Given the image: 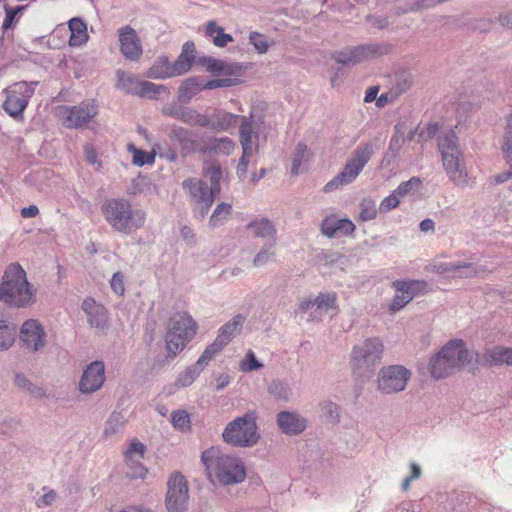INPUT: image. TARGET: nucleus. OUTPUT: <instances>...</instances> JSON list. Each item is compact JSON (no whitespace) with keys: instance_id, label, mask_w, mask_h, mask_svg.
I'll list each match as a JSON object with an SVG mask.
<instances>
[{"instance_id":"obj_1","label":"nucleus","mask_w":512,"mask_h":512,"mask_svg":"<svg viewBox=\"0 0 512 512\" xmlns=\"http://www.w3.org/2000/svg\"><path fill=\"white\" fill-rule=\"evenodd\" d=\"M35 293L19 263L6 267L0 283V301L16 308H27L35 303Z\"/></svg>"},{"instance_id":"obj_2","label":"nucleus","mask_w":512,"mask_h":512,"mask_svg":"<svg viewBox=\"0 0 512 512\" xmlns=\"http://www.w3.org/2000/svg\"><path fill=\"white\" fill-rule=\"evenodd\" d=\"M101 211L111 228L125 235L133 234L145 225L146 212L134 208L130 201L124 198L105 200Z\"/></svg>"},{"instance_id":"obj_3","label":"nucleus","mask_w":512,"mask_h":512,"mask_svg":"<svg viewBox=\"0 0 512 512\" xmlns=\"http://www.w3.org/2000/svg\"><path fill=\"white\" fill-rule=\"evenodd\" d=\"M472 359V353L467 349L465 342L454 339L430 358L428 370L433 379L439 380L460 371L466 364L471 363Z\"/></svg>"},{"instance_id":"obj_4","label":"nucleus","mask_w":512,"mask_h":512,"mask_svg":"<svg viewBox=\"0 0 512 512\" xmlns=\"http://www.w3.org/2000/svg\"><path fill=\"white\" fill-rule=\"evenodd\" d=\"M438 149L449 180L460 188L469 186L463 153L459 147L458 137L453 131L450 130L438 136Z\"/></svg>"},{"instance_id":"obj_5","label":"nucleus","mask_w":512,"mask_h":512,"mask_svg":"<svg viewBox=\"0 0 512 512\" xmlns=\"http://www.w3.org/2000/svg\"><path fill=\"white\" fill-rule=\"evenodd\" d=\"M201 461L208 471L213 470L215 477L223 485L241 483L246 477L242 461L231 455L223 454L212 447L202 452Z\"/></svg>"},{"instance_id":"obj_6","label":"nucleus","mask_w":512,"mask_h":512,"mask_svg":"<svg viewBox=\"0 0 512 512\" xmlns=\"http://www.w3.org/2000/svg\"><path fill=\"white\" fill-rule=\"evenodd\" d=\"M384 352L383 342L377 338H367L355 345L350 354V366L353 374L358 378H369L375 366L382 360Z\"/></svg>"},{"instance_id":"obj_7","label":"nucleus","mask_w":512,"mask_h":512,"mask_svg":"<svg viewBox=\"0 0 512 512\" xmlns=\"http://www.w3.org/2000/svg\"><path fill=\"white\" fill-rule=\"evenodd\" d=\"M374 155V146L371 142L361 144L355 148L351 158L347 160L342 170L324 186L325 192H331L352 183L362 172L365 165Z\"/></svg>"},{"instance_id":"obj_8","label":"nucleus","mask_w":512,"mask_h":512,"mask_svg":"<svg viewBox=\"0 0 512 512\" xmlns=\"http://www.w3.org/2000/svg\"><path fill=\"white\" fill-rule=\"evenodd\" d=\"M222 438L233 447L249 448L256 445L260 435L254 414L247 413L229 422L223 430Z\"/></svg>"},{"instance_id":"obj_9","label":"nucleus","mask_w":512,"mask_h":512,"mask_svg":"<svg viewBox=\"0 0 512 512\" xmlns=\"http://www.w3.org/2000/svg\"><path fill=\"white\" fill-rule=\"evenodd\" d=\"M196 330L197 323L188 313L179 312L171 316L165 336L166 348L169 354L175 356L182 351L194 337Z\"/></svg>"},{"instance_id":"obj_10","label":"nucleus","mask_w":512,"mask_h":512,"mask_svg":"<svg viewBox=\"0 0 512 512\" xmlns=\"http://www.w3.org/2000/svg\"><path fill=\"white\" fill-rule=\"evenodd\" d=\"M38 84V81H20L4 89L5 100L2 104L4 111L13 118L22 116Z\"/></svg>"},{"instance_id":"obj_11","label":"nucleus","mask_w":512,"mask_h":512,"mask_svg":"<svg viewBox=\"0 0 512 512\" xmlns=\"http://www.w3.org/2000/svg\"><path fill=\"white\" fill-rule=\"evenodd\" d=\"M183 188L188 193L194 217L198 220H203L218 194L213 193L212 189L208 188L207 183L198 178L185 180Z\"/></svg>"},{"instance_id":"obj_12","label":"nucleus","mask_w":512,"mask_h":512,"mask_svg":"<svg viewBox=\"0 0 512 512\" xmlns=\"http://www.w3.org/2000/svg\"><path fill=\"white\" fill-rule=\"evenodd\" d=\"M412 376L403 365L383 366L377 375V390L385 395L404 391Z\"/></svg>"},{"instance_id":"obj_13","label":"nucleus","mask_w":512,"mask_h":512,"mask_svg":"<svg viewBox=\"0 0 512 512\" xmlns=\"http://www.w3.org/2000/svg\"><path fill=\"white\" fill-rule=\"evenodd\" d=\"M391 46L387 43H367L345 48L333 54V59L344 66H354L362 61L388 54Z\"/></svg>"},{"instance_id":"obj_14","label":"nucleus","mask_w":512,"mask_h":512,"mask_svg":"<svg viewBox=\"0 0 512 512\" xmlns=\"http://www.w3.org/2000/svg\"><path fill=\"white\" fill-rule=\"evenodd\" d=\"M98 108L94 101H84L74 106L63 105L57 108L62 124L69 129L86 126L96 115Z\"/></svg>"},{"instance_id":"obj_15","label":"nucleus","mask_w":512,"mask_h":512,"mask_svg":"<svg viewBox=\"0 0 512 512\" xmlns=\"http://www.w3.org/2000/svg\"><path fill=\"white\" fill-rule=\"evenodd\" d=\"M392 287L396 293L389 309L397 312L405 307L414 297L427 292L428 284L424 280H395Z\"/></svg>"},{"instance_id":"obj_16","label":"nucleus","mask_w":512,"mask_h":512,"mask_svg":"<svg viewBox=\"0 0 512 512\" xmlns=\"http://www.w3.org/2000/svg\"><path fill=\"white\" fill-rule=\"evenodd\" d=\"M167 486L166 507L168 512H183L189 498L187 481L184 476L178 472L173 473Z\"/></svg>"},{"instance_id":"obj_17","label":"nucleus","mask_w":512,"mask_h":512,"mask_svg":"<svg viewBox=\"0 0 512 512\" xmlns=\"http://www.w3.org/2000/svg\"><path fill=\"white\" fill-rule=\"evenodd\" d=\"M245 322V317L241 314L235 315L218 330L216 339L205 348L207 354L214 357L237 335L241 332Z\"/></svg>"},{"instance_id":"obj_18","label":"nucleus","mask_w":512,"mask_h":512,"mask_svg":"<svg viewBox=\"0 0 512 512\" xmlns=\"http://www.w3.org/2000/svg\"><path fill=\"white\" fill-rule=\"evenodd\" d=\"M105 364L93 361L85 367L78 383L80 393L89 395L97 392L105 383Z\"/></svg>"},{"instance_id":"obj_19","label":"nucleus","mask_w":512,"mask_h":512,"mask_svg":"<svg viewBox=\"0 0 512 512\" xmlns=\"http://www.w3.org/2000/svg\"><path fill=\"white\" fill-rule=\"evenodd\" d=\"M46 334L42 325L35 319H29L25 321L20 329V340L24 346L36 352L45 345Z\"/></svg>"},{"instance_id":"obj_20","label":"nucleus","mask_w":512,"mask_h":512,"mask_svg":"<svg viewBox=\"0 0 512 512\" xmlns=\"http://www.w3.org/2000/svg\"><path fill=\"white\" fill-rule=\"evenodd\" d=\"M120 51L131 61L138 60L142 55V46L136 31L129 25L119 29Z\"/></svg>"},{"instance_id":"obj_21","label":"nucleus","mask_w":512,"mask_h":512,"mask_svg":"<svg viewBox=\"0 0 512 512\" xmlns=\"http://www.w3.org/2000/svg\"><path fill=\"white\" fill-rule=\"evenodd\" d=\"M170 140L177 144L183 155H189L200 150V141L195 135L182 126L172 125L169 132Z\"/></svg>"},{"instance_id":"obj_22","label":"nucleus","mask_w":512,"mask_h":512,"mask_svg":"<svg viewBox=\"0 0 512 512\" xmlns=\"http://www.w3.org/2000/svg\"><path fill=\"white\" fill-rule=\"evenodd\" d=\"M236 147L235 142L227 137H215V136H203L200 139V150L199 153L216 154L229 156L233 153Z\"/></svg>"},{"instance_id":"obj_23","label":"nucleus","mask_w":512,"mask_h":512,"mask_svg":"<svg viewBox=\"0 0 512 512\" xmlns=\"http://www.w3.org/2000/svg\"><path fill=\"white\" fill-rule=\"evenodd\" d=\"M81 308L92 328L105 330L108 327V311L102 304L88 297L82 302Z\"/></svg>"},{"instance_id":"obj_24","label":"nucleus","mask_w":512,"mask_h":512,"mask_svg":"<svg viewBox=\"0 0 512 512\" xmlns=\"http://www.w3.org/2000/svg\"><path fill=\"white\" fill-rule=\"evenodd\" d=\"M276 420L279 429L286 435H297L307 428V420L297 412L281 411Z\"/></svg>"},{"instance_id":"obj_25","label":"nucleus","mask_w":512,"mask_h":512,"mask_svg":"<svg viewBox=\"0 0 512 512\" xmlns=\"http://www.w3.org/2000/svg\"><path fill=\"white\" fill-rule=\"evenodd\" d=\"M212 358L213 357L210 354H207L204 350L195 364L187 367L182 373L179 374L175 381V386L179 388L190 386L197 379V377L203 371L204 367L208 365Z\"/></svg>"},{"instance_id":"obj_26","label":"nucleus","mask_w":512,"mask_h":512,"mask_svg":"<svg viewBox=\"0 0 512 512\" xmlns=\"http://www.w3.org/2000/svg\"><path fill=\"white\" fill-rule=\"evenodd\" d=\"M258 126L253 119L241 117L239 126V141L243 151H255L258 148L259 135L254 130Z\"/></svg>"},{"instance_id":"obj_27","label":"nucleus","mask_w":512,"mask_h":512,"mask_svg":"<svg viewBox=\"0 0 512 512\" xmlns=\"http://www.w3.org/2000/svg\"><path fill=\"white\" fill-rule=\"evenodd\" d=\"M240 116L224 110H215L210 116L206 115L204 127L210 128L216 132H227L232 128Z\"/></svg>"},{"instance_id":"obj_28","label":"nucleus","mask_w":512,"mask_h":512,"mask_svg":"<svg viewBox=\"0 0 512 512\" xmlns=\"http://www.w3.org/2000/svg\"><path fill=\"white\" fill-rule=\"evenodd\" d=\"M195 58L194 43L191 41L184 43L181 53L177 59L171 63L172 74H174V77L187 73L192 68Z\"/></svg>"},{"instance_id":"obj_29","label":"nucleus","mask_w":512,"mask_h":512,"mask_svg":"<svg viewBox=\"0 0 512 512\" xmlns=\"http://www.w3.org/2000/svg\"><path fill=\"white\" fill-rule=\"evenodd\" d=\"M247 230L255 237L262 238L266 242L276 243L277 230L274 224L267 218L256 219L247 225Z\"/></svg>"},{"instance_id":"obj_30","label":"nucleus","mask_w":512,"mask_h":512,"mask_svg":"<svg viewBox=\"0 0 512 512\" xmlns=\"http://www.w3.org/2000/svg\"><path fill=\"white\" fill-rule=\"evenodd\" d=\"M484 361L490 366H512V348L494 346L484 353Z\"/></svg>"},{"instance_id":"obj_31","label":"nucleus","mask_w":512,"mask_h":512,"mask_svg":"<svg viewBox=\"0 0 512 512\" xmlns=\"http://www.w3.org/2000/svg\"><path fill=\"white\" fill-rule=\"evenodd\" d=\"M127 423L126 416L122 412L114 411L105 422L103 437L105 440H113L122 434Z\"/></svg>"},{"instance_id":"obj_32","label":"nucleus","mask_w":512,"mask_h":512,"mask_svg":"<svg viewBox=\"0 0 512 512\" xmlns=\"http://www.w3.org/2000/svg\"><path fill=\"white\" fill-rule=\"evenodd\" d=\"M312 153L306 144L300 142L297 144L291 166V174L298 175L307 169L311 160Z\"/></svg>"},{"instance_id":"obj_33","label":"nucleus","mask_w":512,"mask_h":512,"mask_svg":"<svg viewBox=\"0 0 512 512\" xmlns=\"http://www.w3.org/2000/svg\"><path fill=\"white\" fill-rule=\"evenodd\" d=\"M198 63L206 67L207 71L216 74H236L239 67L235 64H229L222 60H218L212 57H200Z\"/></svg>"},{"instance_id":"obj_34","label":"nucleus","mask_w":512,"mask_h":512,"mask_svg":"<svg viewBox=\"0 0 512 512\" xmlns=\"http://www.w3.org/2000/svg\"><path fill=\"white\" fill-rule=\"evenodd\" d=\"M203 82L197 77H190L182 81L178 89V99L180 102H189L203 88Z\"/></svg>"},{"instance_id":"obj_35","label":"nucleus","mask_w":512,"mask_h":512,"mask_svg":"<svg viewBox=\"0 0 512 512\" xmlns=\"http://www.w3.org/2000/svg\"><path fill=\"white\" fill-rule=\"evenodd\" d=\"M69 30L71 32L69 38L70 46H81L88 40L87 26L80 18H72L69 21Z\"/></svg>"},{"instance_id":"obj_36","label":"nucleus","mask_w":512,"mask_h":512,"mask_svg":"<svg viewBox=\"0 0 512 512\" xmlns=\"http://www.w3.org/2000/svg\"><path fill=\"white\" fill-rule=\"evenodd\" d=\"M146 77L151 79H167L174 77L171 63L167 56H160L146 72Z\"/></svg>"},{"instance_id":"obj_37","label":"nucleus","mask_w":512,"mask_h":512,"mask_svg":"<svg viewBox=\"0 0 512 512\" xmlns=\"http://www.w3.org/2000/svg\"><path fill=\"white\" fill-rule=\"evenodd\" d=\"M485 269L473 262L455 261L452 278H473L483 273Z\"/></svg>"},{"instance_id":"obj_38","label":"nucleus","mask_w":512,"mask_h":512,"mask_svg":"<svg viewBox=\"0 0 512 512\" xmlns=\"http://www.w3.org/2000/svg\"><path fill=\"white\" fill-rule=\"evenodd\" d=\"M204 174L210 181V189L219 194L221 190L222 169L216 161H206L203 166Z\"/></svg>"},{"instance_id":"obj_39","label":"nucleus","mask_w":512,"mask_h":512,"mask_svg":"<svg viewBox=\"0 0 512 512\" xmlns=\"http://www.w3.org/2000/svg\"><path fill=\"white\" fill-rule=\"evenodd\" d=\"M205 35L213 38V44L217 47H225L233 42V37L224 32V28L216 24L215 21H209L205 27Z\"/></svg>"},{"instance_id":"obj_40","label":"nucleus","mask_w":512,"mask_h":512,"mask_svg":"<svg viewBox=\"0 0 512 512\" xmlns=\"http://www.w3.org/2000/svg\"><path fill=\"white\" fill-rule=\"evenodd\" d=\"M117 87L128 94L137 95L140 90L141 81L132 74L117 71Z\"/></svg>"},{"instance_id":"obj_41","label":"nucleus","mask_w":512,"mask_h":512,"mask_svg":"<svg viewBox=\"0 0 512 512\" xmlns=\"http://www.w3.org/2000/svg\"><path fill=\"white\" fill-rule=\"evenodd\" d=\"M268 393L278 401H288L292 395V389L290 385L283 380H273L268 385Z\"/></svg>"},{"instance_id":"obj_42","label":"nucleus","mask_w":512,"mask_h":512,"mask_svg":"<svg viewBox=\"0 0 512 512\" xmlns=\"http://www.w3.org/2000/svg\"><path fill=\"white\" fill-rule=\"evenodd\" d=\"M337 300L336 293H320L314 299V304H316L315 316L314 318L320 319L324 312L327 310L334 308Z\"/></svg>"},{"instance_id":"obj_43","label":"nucleus","mask_w":512,"mask_h":512,"mask_svg":"<svg viewBox=\"0 0 512 512\" xmlns=\"http://www.w3.org/2000/svg\"><path fill=\"white\" fill-rule=\"evenodd\" d=\"M321 417L329 424H337L340 420V407L330 401L324 400L320 403Z\"/></svg>"},{"instance_id":"obj_44","label":"nucleus","mask_w":512,"mask_h":512,"mask_svg":"<svg viewBox=\"0 0 512 512\" xmlns=\"http://www.w3.org/2000/svg\"><path fill=\"white\" fill-rule=\"evenodd\" d=\"M15 336V325H10L4 320H0V351L9 349L15 341Z\"/></svg>"},{"instance_id":"obj_45","label":"nucleus","mask_w":512,"mask_h":512,"mask_svg":"<svg viewBox=\"0 0 512 512\" xmlns=\"http://www.w3.org/2000/svg\"><path fill=\"white\" fill-rule=\"evenodd\" d=\"M231 213H232L231 204L225 203V202L219 203L215 207V209L209 219L210 227L214 228V227L222 225L229 218Z\"/></svg>"},{"instance_id":"obj_46","label":"nucleus","mask_w":512,"mask_h":512,"mask_svg":"<svg viewBox=\"0 0 512 512\" xmlns=\"http://www.w3.org/2000/svg\"><path fill=\"white\" fill-rule=\"evenodd\" d=\"M179 121L191 126L200 127H204V124H207L206 115L186 106H183Z\"/></svg>"},{"instance_id":"obj_47","label":"nucleus","mask_w":512,"mask_h":512,"mask_svg":"<svg viewBox=\"0 0 512 512\" xmlns=\"http://www.w3.org/2000/svg\"><path fill=\"white\" fill-rule=\"evenodd\" d=\"M394 130L395 132L390 139L388 149L394 157H398L400 155V150L406 141L404 125L397 124L395 125Z\"/></svg>"},{"instance_id":"obj_48","label":"nucleus","mask_w":512,"mask_h":512,"mask_svg":"<svg viewBox=\"0 0 512 512\" xmlns=\"http://www.w3.org/2000/svg\"><path fill=\"white\" fill-rule=\"evenodd\" d=\"M276 245L273 241L265 242L262 249L256 254L253 259L255 267H262L266 265L274 257L273 248Z\"/></svg>"},{"instance_id":"obj_49","label":"nucleus","mask_w":512,"mask_h":512,"mask_svg":"<svg viewBox=\"0 0 512 512\" xmlns=\"http://www.w3.org/2000/svg\"><path fill=\"white\" fill-rule=\"evenodd\" d=\"M249 41L259 54L266 53L269 47L274 43L273 40L258 32H251Z\"/></svg>"},{"instance_id":"obj_50","label":"nucleus","mask_w":512,"mask_h":512,"mask_svg":"<svg viewBox=\"0 0 512 512\" xmlns=\"http://www.w3.org/2000/svg\"><path fill=\"white\" fill-rule=\"evenodd\" d=\"M26 6H17L15 8H11L7 4L4 5L5 10V18L2 24V29L7 31L11 29L14 24L18 21V15L25 10Z\"/></svg>"},{"instance_id":"obj_51","label":"nucleus","mask_w":512,"mask_h":512,"mask_svg":"<svg viewBox=\"0 0 512 512\" xmlns=\"http://www.w3.org/2000/svg\"><path fill=\"white\" fill-rule=\"evenodd\" d=\"M437 133V125L436 124H430L427 126L426 129H422L419 131V127H416L414 129H411L407 135H405L406 140L413 141L415 140L416 136L419 137V141L421 140H427L429 138H432Z\"/></svg>"},{"instance_id":"obj_52","label":"nucleus","mask_w":512,"mask_h":512,"mask_svg":"<svg viewBox=\"0 0 512 512\" xmlns=\"http://www.w3.org/2000/svg\"><path fill=\"white\" fill-rule=\"evenodd\" d=\"M164 85L155 84L149 81H141L140 90L138 96L154 98L162 92L166 91Z\"/></svg>"},{"instance_id":"obj_53","label":"nucleus","mask_w":512,"mask_h":512,"mask_svg":"<svg viewBox=\"0 0 512 512\" xmlns=\"http://www.w3.org/2000/svg\"><path fill=\"white\" fill-rule=\"evenodd\" d=\"M377 216L376 203L372 199H363L360 203L359 218L362 221H370Z\"/></svg>"},{"instance_id":"obj_54","label":"nucleus","mask_w":512,"mask_h":512,"mask_svg":"<svg viewBox=\"0 0 512 512\" xmlns=\"http://www.w3.org/2000/svg\"><path fill=\"white\" fill-rule=\"evenodd\" d=\"M129 150L133 153L132 163L137 166H143L145 164H152L155 160V155L147 153L143 150L135 148L132 144L129 145Z\"/></svg>"},{"instance_id":"obj_55","label":"nucleus","mask_w":512,"mask_h":512,"mask_svg":"<svg viewBox=\"0 0 512 512\" xmlns=\"http://www.w3.org/2000/svg\"><path fill=\"white\" fill-rule=\"evenodd\" d=\"M413 84V76L408 71H401L396 76L394 89L397 94H402L408 91Z\"/></svg>"},{"instance_id":"obj_56","label":"nucleus","mask_w":512,"mask_h":512,"mask_svg":"<svg viewBox=\"0 0 512 512\" xmlns=\"http://www.w3.org/2000/svg\"><path fill=\"white\" fill-rule=\"evenodd\" d=\"M145 453V446L139 440L134 439L131 441L128 449L125 452V461L134 462L137 459H142Z\"/></svg>"},{"instance_id":"obj_57","label":"nucleus","mask_w":512,"mask_h":512,"mask_svg":"<svg viewBox=\"0 0 512 512\" xmlns=\"http://www.w3.org/2000/svg\"><path fill=\"white\" fill-rule=\"evenodd\" d=\"M263 366V363L257 360L254 352L249 350L240 363V370L243 372H252L261 369Z\"/></svg>"},{"instance_id":"obj_58","label":"nucleus","mask_w":512,"mask_h":512,"mask_svg":"<svg viewBox=\"0 0 512 512\" xmlns=\"http://www.w3.org/2000/svg\"><path fill=\"white\" fill-rule=\"evenodd\" d=\"M421 185L419 177H412L408 181L400 183V185L394 190L399 197H404L410 192L417 190Z\"/></svg>"},{"instance_id":"obj_59","label":"nucleus","mask_w":512,"mask_h":512,"mask_svg":"<svg viewBox=\"0 0 512 512\" xmlns=\"http://www.w3.org/2000/svg\"><path fill=\"white\" fill-rule=\"evenodd\" d=\"M338 221L335 216L326 217L321 224L323 235L332 238L338 235Z\"/></svg>"},{"instance_id":"obj_60","label":"nucleus","mask_w":512,"mask_h":512,"mask_svg":"<svg viewBox=\"0 0 512 512\" xmlns=\"http://www.w3.org/2000/svg\"><path fill=\"white\" fill-rule=\"evenodd\" d=\"M171 422L175 428L185 430L189 428V415L184 410L174 411L171 414Z\"/></svg>"},{"instance_id":"obj_61","label":"nucleus","mask_w":512,"mask_h":512,"mask_svg":"<svg viewBox=\"0 0 512 512\" xmlns=\"http://www.w3.org/2000/svg\"><path fill=\"white\" fill-rule=\"evenodd\" d=\"M141 459H137L132 461H126V465L128 467L127 475L130 478H144L147 474V469L140 462Z\"/></svg>"},{"instance_id":"obj_62","label":"nucleus","mask_w":512,"mask_h":512,"mask_svg":"<svg viewBox=\"0 0 512 512\" xmlns=\"http://www.w3.org/2000/svg\"><path fill=\"white\" fill-rule=\"evenodd\" d=\"M20 426V420L15 417L5 418L0 423V433L6 436L13 435Z\"/></svg>"},{"instance_id":"obj_63","label":"nucleus","mask_w":512,"mask_h":512,"mask_svg":"<svg viewBox=\"0 0 512 512\" xmlns=\"http://www.w3.org/2000/svg\"><path fill=\"white\" fill-rule=\"evenodd\" d=\"M454 264H455V261H453V262L436 261L431 265V271L434 273L446 275V276L452 278Z\"/></svg>"},{"instance_id":"obj_64","label":"nucleus","mask_w":512,"mask_h":512,"mask_svg":"<svg viewBox=\"0 0 512 512\" xmlns=\"http://www.w3.org/2000/svg\"><path fill=\"white\" fill-rule=\"evenodd\" d=\"M399 196L394 191L391 195L385 197L379 205L381 213H387L399 205Z\"/></svg>"}]
</instances>
